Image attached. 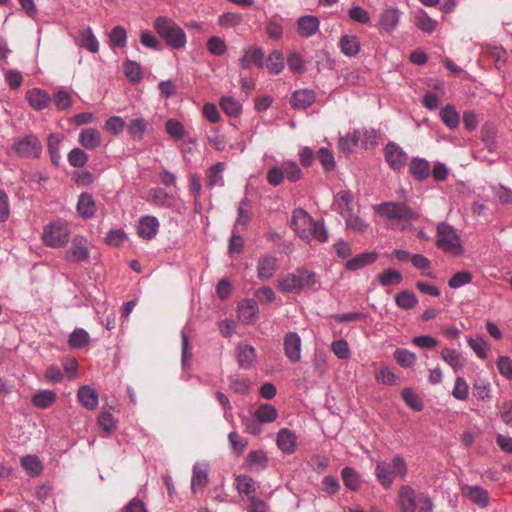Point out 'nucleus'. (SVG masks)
Masks as SVG:
<instances>
[{
  "label": "nucleus",
  "mask_w": 512,
  "mask_h": 512,
  "mask_svg": "<svg viewBox=\"0 0 512 512\" xmlns=\"http://www.w3.org/2000/svg\"><path fill=\"white\" fill-rule=\"evenodd\" d=\"M285 356L292 363H297L301 359L302 341L296 332H288L283 339Z\"/></svg>",
  "instance_id": "obj_15"
},
{
  "label": "nucleus",
  "mask_w": 512,
  "mask_h": 512,
  "mask_svg": "<svg viewBox=\"0 0 512 512\" xmlns=\"http://www.w3.org/2000/svg\"><path fill=\"white\" fill-rule=\"evenodd\" d=\"M250 221L249 203L246 199L242 200L238 206V215L234 224L235 230H243Z\"/></svg>",
  "instance_id": "obj_48"
},
{
  "label": "nucleus",
  "mask_w": 512,
  "mask_h": 512,
  "mask_svg": "<svg viewBox=\"0 0 512 512\" xmlns=\"http://www.w3.org/2000/svg\"><path fill=\"white\" fill-rule=\"evenodd\" d=\"M377 258L378 254L376 252H364L347 261L346 268L356 271L374 263Z\"/></svg>",
  "instance_id": "obj_34"
},
{
  "label": "nucleus",
  "mask_w": 512,
  "mask_h": 512,
  "mask_svg": "<svg viewBox=\"0 0 512 512\" xmlns=\"http://www.w3.org/2000/svg\"><path fill=\"white\" fill-rule=\"evenodd\" d=\"M90 342L89 333L83 328L75 329L68 338V344L73 349H81Z\"/></svg>",
  "instance_id": "obj_44"
},
{
  "label": "nucleus",
  "mask_w": 512,
  "mask_h": 512,
  "mask_svg": "<svg viewBox=\"0 0 512 512\" xmlns=\"http://www.w3.org/2000/svg\"><path fill=\"white\" fill-rule=\"evenodd\" d=\"M303 177V172L299 165L292 160H285L280 166H272L267 170V182L272 186H279L284 179L291 182H297Z\"/></svg>",
  "instance_id": "obj_6"
},
{
  "label": "nucleus",
  "mask_w": 512,
  "mask_h": 512,
  "mask_svg": "<svg viewBox=\"0 0 512 512\" xmlns=\"http://www.w3.org/2000/svg\"><path fill=\"white\" fill-rule=\"evenodd\" d=\"M236 487L240 494H245L248 498L256 491L255 482L248 475H239L236 478Z\"/></svg>",
  "instance_id": "obj_55"
},
{
  "label": "nucleus",
  "mask_w": 512,
  "mask_h": 512,
  "mask_svg": "<svg viewBox=\"0 0 512 512\" xmlns=\"http://www.w3.org/2000/svg\"><path fill=\"white\" fill-rule=\"evenodd\" d=\"M67 159L72 167L82 168L87 164L89 156L84 150L80 148H73L68 153Z\"/></svg>",
  "instance_id": "obj_56"
},
{
  "label": "nucleus",
  "mask_w": 512,
  "mask_h": 512,
  "mask_svg": "<svg viewBox=\"0 0 512 512\" xmlns=\"http://www.w3.org/2000/svg\"><path fill=\"white\" fill-rule=\"evenodd\" d=\"M220 107L230 117L238 116L242 111L240 102L229 96L221 98Z\"/></svg>",
  "instance_id": "obj_52"
},
{
  "label": "nucleus",
  "mask_w": 512,
  "mask_h": 512,
  "mask_svg": "<svg viewBox=\"0 0 512 512\" xmlns=\"http://www.w3.org/2000/svg\"><path fill=\"white\" fill-rule=\"evenodd\" d=\"M315 99L314 91L300 89L292 94L290 102L293 108L305 110L315 102Z\"/></svg>",
  "instance_id": "obj_29"
},
{
  "label": "nucleus",
  "mask_w": 512,
  "mask_h": 512,
  "mask_svg": "<svg viewBox=\"0 0 512 512\" xmlns=\"http://www.w3.org/2000/svg\"><path fill=\"white\" fill-rule=\"evenodd\" d=\"M208 468L209 465L205 462H196L193 465L192 479H191V490L193 493H197L199 490H203L208 484Z\"/></svg>",
  "instance_id": "obj_18"
},
{
  "label": "nucleus",
  "mask_w": 512,
  "mask_h": 512,
  "mask_svg": "<svg viewBox=\"0 0 512 512\" xmlns=\"http://www.w3.org/2000/svg\"><path fill=\"white\" fill-rule=\"evenodd\" d=\"M394 358L402 368H410L416 362V355L413 352L403 348H397L395 350Z\"/></svg>",
  "instance_id": "obj_54"
},
{
  "label": "nucleus",
  "mask_w": 512,
  "mask_h": 512,
  "mask_svg": "<svg viewBox=\"0 0 512 512\" xmlns=\"http://www.w3.org/2000/svg\"><path fill=\"white\" fill-rule=\"evenodd\" d=\"M377 480L388 489L392 486L396 477L405 479L408 474V467L405 459L395 455L390 461H378L375 468Z\"/></svg>",
  "instance_id": "obj_3"
},
{
  "label": "nucleus",
  "mask_w": 512,
  "mask_h": 512,
  "mask_svg": "<svg viewBox=\"0 0 512 512\" xmlns=\"http://www.w3.org/2000/svg\"><path fill=\"white\" fill-rule=\"evenodd\" d=\"M384 157L391 169L401 171L407 162V153L395 142H388L384 147Z\"/></svg>",
  "instance_id": "obj_12"
},
{
  "label": "nucleus",
  "mask_w": 512,
  "mask_h": 512,
  "mask_svg": "<svg viewBox=\"0 0 512 512\" xmlns=\"http://www.w3.org/2000/svg\"><path fill=\"white\" fill-rule=\"evenodd\" d=\"M276 444L284 454H292L296 450L297 437L288 428H281L277 433Z\"/></svg>",
  "instance_id": "obj_19"
},
{
  "label": "nucleus",
  "mask_w": 512,
  "mask_h": 512,
  "mask_svg": "<svg viewBox=\"0 0 512 512\" xmlns=\"http://www.w3.org/2000/svg\"><path fill=\"white\" fill-rule=\"evenodd\" d=\"M235 356L241 369H250L257 361L256 349L249 343L239 342L235 347Z\"/></svg>",
  "instance_id": "obj_14"
},
{
  "label": "nucleus",
  "mask_w": 512,
  "mask_h": 512,
  "mask_svg": "<svg viewBox=\"0 0 512 512\" xmlns=\"http://www.w3.org/2000/svg\"><path fill=\"white\" fill-rule=\"evenodd\" d=\"M402 280V274L394 269H387L378 275V281L384 287L398 285Z\"/></svg>",
  "instance_id": "obj_53"
},
{
  "label": "nucleus",
  "mask_w": 512,
  "mask_h": 512,
  "mask_svg": "<svg viewBox=\"0 0 512 512\" xmlns=\"http://www.w3.org/2000/svg\"><path fill=\"white\" fill-rule=\"evenodd\" d=\"M77 398L80 404L87 410H94L99 403L98 393L89 385L79 388Z\"/></svg>",
  "instance_id": "obj_28"
},
{
  "label": "nucleus",
  "mask_w": 512,
  "mask_h": 512,
  "mask_svg": "<svg viewBox=\"0 0 512 512\" xmlns=\"http://www.w3.org/2000/svg\"><path fill=\"white\" fill-rule=\"evenodd\" d=\"M400 21V11L397 8L389 7L385 9L379 20V27L386 33H392Z\"/></svg>",
  "instance_id": "obj_22"
},
{
  "label": "nucleus",
  "mask_w": 512,
  "mask_h": 512,
  "mask_svg": "<svg viewBox=\"0 0 512 512\" xmlns=\"http://www.w3.org/2000/svg\"><path fill=\"white\" fill-rule=\"evenodd\" d=\"M253 415L262 423H272L278 417L276 408L268 403H263L253 412Z\"/></svg>",
  "instance_id": "obj_36"
},
{
  "label": "nucleus",
  "mask_w": 512,
  "mask_h": 512,
  "mask_svg": "<svg viewBox=\"0 0 512 512\" xmlns=\"http://www.w3.org/2000/svg\"><path fill=\"white\" fill-rule=\"evenodd\" d=\"M317 282L315 272L304 267L282 275L278 279L279 289L284 293L300 294L304 289L313 287Z\"/></svg>",
  "instance_id": "obj_2"
},
{
  "label": "nucleus",
  "mask_w": 512,
  "mask_h": 512,
  "mask_svg": "<svg viewBox=\"0 0 512 512\" xmlns=\"http://www.w3.org/2000/svg\"><path fill=\"white\" fill-rule=\"evenodd\" d=\"M314 219L301 208L295 209L292 214L291 225L297 235L304 241L310 242V229Z\"/></svg>",
  "instance_id": "obj_10"
},
{
  "label": "nucleus",
  "mask_w": 512,
  "mask_h": 512,
  "mask_svg": "<svg viewBox=\"0 0 512 512\" xmlns=\"http://www.w3.org/2000/svg\"><path fill=\"white\" fill-rule=\"evenodd\" d=\"M123 71L131 83L137 84L143 79L142 67L136 61H125L123 63Z\"/></svg>",
  "instance_id": "obj_43"
},
{
  "label": "nucleus",
  "mask_w": 512,
  "mask_h": 512,
  "mask_svg": "<svg viewBox=\"0 0 512 512\" xmlns=\"http://www.w3.org/2000/svg\"><path fill=\"white\" fill-rule=\"evenodd\" d=\"M441 358L448 364L455 373L461 371L465 366V358L461 353L452 348H444L441 351Z\"/></svg>",
  "instance_id": "obj_31"
},
{
  "label": "nucleus",
  "mask_w": 512,
  "mask_h": 512,
  "mask_svg": "<svg viewBox=\"0 0 512 512\" xmlns=\"http://www.w3.org/2000/svg\"><path fill=\"white\" fill-rule=\"evenodd\" d=\"M208 143L217 151H224L227 146L226 137L214 127L207 134Z\"/></svg>",
  "instance_id": "obj_57"
},
{
  "label": "nucleus",
  "mask_w": 512,
  "mask_h": 512,
  "mask_svg": "<svg viewBox=\"0 0 512 512\" xmlns=\"http://www.w3.org/2000/svg\"><path fill=\"white\" fill-rule=\"evenodd\" d=\"M359 146L356 129L339 138L338 148L341 153L349 154Z\"/></svg>",
  "instance_id": "obj_42"
},
{
  "label": "nucleus",
  "mask_w": 512,
  "mask_h": 512,
  "mask_svg": "<svg viewBox=\"0 0 512 512\" xmlns=\"http://www.w3.org/2000/svg\"><path fill=\"white\" fill-rule=\"evenodd\" d=\"M258 304L253 299L245 300L238 306V318L244 324H253L258 316Z\"/></svg>",
  "instance_id": "obj_24"
},
{
  "label": "nucleus",
  "mask_w": 512,
  "mask_h": 512,
  "mask_svg": "<svg viewBox=\"0 0 512 512\" xmlns=\"http://www.w3.org/2000/svg\"><path fill=\"white\" fill-rule=\"evenodd\" d=\"M207 49L214 56H222L227 50V45L222 38L212 36L207 41Z\"/></svg>",
  "instance_id": "obj_63"
},
{
  "label": "nucleus",
  "mask_w": 512,
  "mask_h": 512,
  "mask_svg": "<svg viewBox=\"0 0 512 512\" xmlns=\"http://www.w3.org/2000/svg\"><path fill=\"white\" fill-rule=\"evenodd\" d=\"M224 169H225L224 163L218 162L208 170L207 177H208V186L209 187L224 185V178H223Z\"/></svg>",
  "instance_id": "obj_49"
},
{
  "label": "nucleus",
  "mask_w": 512,
  "mask_h": 512,
  "mask_svg": "<svg viewBox=\"0 0 512 512\" xmlns=\"http://www.w3.org/2000/svg\"><path fill=\"white\" fill-rule=\"evenodd\" d=\"M56 398L57 395L53 390H41L34 394L31 402L39 409H46L56 401Z\"/></svg>",
  "instance_id": "obj_37"
},
{
  "label": "nucleus",
  "mask_w": 512,
  "mask_h": 512,
  "mask_svg": "<svg viewBox=\"0 0 512 512\" xmlns=\"http://www.w3.org/2000/svg\"><path fill=\"white\" fill-rule=\"evenodd\" d=\"M320 26V20L313 15H305L297 20V33L304 38L315 35Z\"/></svg>",
  "instance_id": "obj_20"
},
{
  "label": "nucleus",
  "mask_w": 512,
  "mask_h": 512,
  "mask_svg": "<svg viewBox=\"0 0 512 512\" xmlns=\"http://www.w3.org/2000/svg\"><path fill=\"white\" fill-rule=\"evenodd\" d=\"M375 211L391 222L392 227L406 229L407 222L417 220L419 215L404 202L388 201L374 207Z\"/></svg>",
  "instance_id": "obj_1"
},
{
  "label": "nucleus",
  "mask_w": 512,
  "mask_h": 512,
  "mask_svg": "<svg viewBox=\"0 0 512 512\" xmlns=\"http://www.w3.org/2000/svg\"><path fill=\"white\" fill-rule=\"evenodd\" d=\"M472 282V274L469 271H460L452 275L448 281L449 287L458 289Z\"/></svg>",
  "instance_id": "obj_62"
},
{
  "label": "nucleus",
  "mask_w": 512,
  "mask_h": 512,
  "mask_svg": "<svg viewBox=\"0 0 512 512\" xmlns=\"http://www.w3.org/2000/svg\"><path fill=\"white\" fill-rule=\"evenodd\" d=\"M154 29L168 46L174 49L185 47L186 34L172 19L163 16L158 17L154 22Z\"/></svg>",
  "instance_id": "obj_5"
},
{
  "label": "nucleus",
  "mask_w": 512,
  "mask_h": 512,
  "mask_svg": "<svg viewBox=\"0 0 512 512\" xmlns=\"http://www.w3.org/2000/svg\"><path fill=\"white\" fill-rule=\"evenodd\" d=\"M96 203L89 193L80 194L77 202V212L84 219L92 218L96 213Z\"/></svg>",
  "instance_id": "obj_30"
},
{
  "label": "nucleus",
  "mask_w": 512,
  "mask_h": 512,
  "mask_svg": "<svg viewBox=\"0 0 512 512\" xmlns=\"http://www.w3.org/2000/svg\"><path fill=\"white\" fill-rule=\"evenodd\" d=\"M415 25L425 33L431 34L438 26V22L427 15L424 10L415 14Z\"/></svg>",
  "instance_id": "obj_40"
},
{
  "label": "nucleus",
  "mask_w": 512,
  "mask_h": 512,
  "mask_svg": "<svg viewBox=\"0 0 512 512\" xmlns=\"http://www.w3.org/2000/svg\"><path fill=\"white\" fill-rule=\"evenodd\" d=\"M398 506L400 512H432L433 503L426 493L416 494L410 485H403L398 493Z\"/></svg>",
  "instance_id": "obj_4"
},
{
  "label": "nucleus",
  "mask_w": 512,
  "mask_h": 512,
  "mask_svg": "<svg viewBox=\"0 0 512 512\" xmlns=\"http://www.w3.org/2000/svg\"><path fill=\"white\" fill-rule=\"evenodd\" d=\"M375 379L378 383L390 386L397 381L395 373L388 366H381L375 373Z\"/></svg>",
  "instance_id": "obj_61"
},
{
  "label": "nucleus",
  "mask_w": 512,
  "mask_h": 512,
  "mask_svg": "<svg viewBox=\"0 0 512 512\" xmlns=\"http://www.w3.org/2000/svg\"><path fill=\"white\" fill-rule=\"evenodd\" d=\"M352 195L350 191L342 190L334 196L333 206L341 214L352 211Z\"/></svg>",
  "instance_id": "obj_38"
},
{
  "label": "nucleus",
  "mask_w": 512,
  "mask_h": 512,
  "mask_svg": "<svg viewBox=\"0 0 512 512\" xmlns=\"http://www.w3.org/2000/svg\"><path fill=\"white\" fill-rule=\"evenodd\" d=\"M263 58L264 52L261 48L248 47L244 50L243 56L239 59V64L242 69H248L251 65L262 68L264 66Z\"/></svg>",
  "instance_id": "obj_21"
},
{
  "label": "nucleus",
  "mask_w": 512,
  "mask_h": 512,
  "mask_svg": "<svg viewBox=\"0 0 512 512\" xmlns=\"http://www.w3.org/2000/svg\"><path fill=\"white\" fill-rule=\"evenodd\" d=\"M461 493L464 497L469 499V501L480 508H486L489 506V493L486 489L479 485L463 484L461 486Z\"/></svg>",
  "instance_id": "obj_13"
},
{
  "label": "nucleus",
  "mask_w": 512,
  "mask_h": 512,
  "mask_svg": "<svg viewBox=\"0 0 512 512\" xmlns=\"http://www.w3.org/2000/svg\"><path fill=\"white\" fill-rule=\"evenodd\" d=\"M90 257L88 240L77 235L73 238L70 248L65 252V259L71 263L87 261Z\"/></svg>",
  "instance_id": "obj_11"
},
{
  "label": "nucleus",
  "mask_w": 512,
  "mask_h": 512,
  "mask_svg": "<svg viewBox=\"0 0 512 512\" xmlns=\"http://www.w3.org/2000/svg\"><path fill=\"white\" fill-rule=\"evenodd\" d=\"M26 99L35 110L45 109L51 101L50 95L40 88H33L26 92Z\"/></svg>",
  "instance_id": "obj_27"
},
{
  "label": "nucleus",
  "mask_w": 512,
  "mask_h": 512,
  "mask_svg": "<svg viewBox=\"0 0 512 512\" xmlns=\"http://www.w3.org/2000/svg\"><path fill=\"white\" fill-rule=\"evenodd\" d=\"M61 142V137L58 134H50L48 137V152L50 155L51 162L58 166L61 161V153L59 149V144Z\"/></svg>",
  "instance_id": "obj_51"
},
{
  "label": "nucleus",
  "mask_w": 512,
  "mask_h": 512,
  "mask_svg": "<svg viewBox=\"0 0 512 512\" xmlns=\"http://www.w3.org/2000/svg\"><path fill=\"white\" fill-rule=\"evenodd\" d=\"M42 150L43 146L38 136L27 134L17 138L8 152L21 159H37L41 156Z\"/></svg>",
  "instance_id": "obj_7"
},
{
  "label": "nucleus",
  "mask_w": 512,
  "mask_h": 512,
  "mask_svg": "<svg viewBox=\"0 0 512 512\" xmlns=\"http://www.w3.org/2000/svg\"><path fill=\"white\" fill-rule=\"evenodd\" d=\"M78 141L85 149L94 150L101 145L102 137L98 130L89 127L80 131Z\"/></svg>",
  "instance_id": "obj_26"
},
{
  "label": "nucleus",
  "mask_w": 512,
  "mask_h": 512,
  "mask_svg": "<svg viewBox=\"0 0 512 512\" xmlns=\"http://www.w3.org/2000/svg\"><path fill=\"white\" fill-rule=\"evenodd\" d=\"M441 120L443 123L449 128V129H455L459 125V114L456 111L455 107L451 104L446 105L441 113H440Z\"/></svg>",
  "instance_id": "obj_46"
},
{
  "label": "nucleus",
  "mask_w": 512,
  "mask_h": 512,
  "mask_svg": "<svg viewBox=\"0 0 512 512\" xmlns=\"http://www.w3.org/2000/svg\"><path fill=\"white\" fill-rule=\"evenodd\" d=\"M359 145L365 149H373L378 145V133L374 129L361 128L356 129Z\"/></svg>",
  "instance_id": "obj_35"
},
{
  "label": "nucleus",
  "mask_w": 512,
  "mask_h": 512,
  "mask_svg": "<svg viewBox=\"0 0 512 512\" xmlns=\"http://www.w3.org/2000/svg\"><path fill=\"white\" fill-rule=\"evenodd\" d=\"M127 45V31L123 26H115L109 33V46L111 49H122Z\"/></svg>",
  "instance_id": "obj_39"
},
{
  "label": "nucleus",
  "mask_w": 512,
  "mask_h": 512,
  "mask_svg": "<svg viewBox=\"0 0 512 512\" xmlns=\"http://www.w3.org/2000/svg\"><path fill=\"white\" fill-rule=\"evenodd\" d=\"M436 246L454 255H461L464 251L459 235L453 226L442 222L437 225Z\"/></svg>",
  "instance_id": "obj_8"
},
{
  "label": "nucleus",
  "mask_w": 512,
  "mask_h": 512,
  "mask_svg": "<svg viewBox=\"0 0 512 512\" xmlns=\"http://www.w3.org/2000/svg\"><path fill=\"white\" fill-rule=\"evenodd\" d=\"M70 239V229L66 222L57 220L43 229L42 241L50 248H63Z\"/></svg>",
  "instance_id": "obj_9"
},
{
  "label": "nucleus",
  "mask_w": 512,
  "mask_h": 512,
  "mask_svg": "<svg viewBox=\"0 0 512 512\" xmlns=\"http://www.w3.org/2000/svg\"><path fill=\"white\" fill-rule=\"evenodd\" d=\"M409 172L414 179L423 181L431 174L430 163L421 157H414L409 164Z\"/></svg>",
  "instance_id": "obj_25"
},
{
  "label": "nucleus",
  "mask_w": 512,
  "mask_h": 512,
  "mask_svg": "<svg viewBox=\"0 0 512 512\" xmlns=\"http://www.w3.org/2000/svg\"><path fill=\"white\" fill-rule=\"evenodd\" d=\"M338 45L341 52L348 57H354L360 51V41L355 35H343Z\"/></svg>",
  "instance_id": "obj_33"
},
{
  "label": "nucleus",
  "mask_w": 512,
  "mask_h": 512,
  "mask_svg": "<svg viewBox=\"0 0 512 512\" xmlns=\"http://www.w3.org/2000/svg\"><path fill=\"white\" fill-rule=\"evenodd\" d=\"M312 239H315L320 243H324L328 240V231L323 220H314L310 229V241Z\"/></svg>",
  "instance_id": "obj_59"
},
{
  "label": "nucleus",
  "mask_w": 512,
  "mask_h": 512,
  "mask_svg": "<svg viewBox=\"0 0 512 512\" xmlns=\"http://www.w3.org/2000/svg\"><path fill=\"white\" fill-rule=\"evenodd\" d=\"M76 44L79 48L86 49L91 53H97L100 48L99 41L90 26H83L79 29Z\"/></svg>",
  "instance_id": "obj_17"
},
{
  "label": "nucleus",
  "mask_w": 512,
  "mask_h": 512,
  "mask_svg": "<svg viewBox=\"0 0 512 512\" xmlns=\"http://www.w3.org/2000/svg\"><path fill=\"white\" fill-rule=\"evenodd\" d=\"M395 303L401 309L410 310L417 305L418 299L413 292L404 290L396 294Z\"/></svg>",
  "instance_id": "obj_47"
},
{
  "label": "nucleus",
  "mask_w": 512,
  "mask_h": 512,
  "mask_svg": "<svg viewBox=\"0 0 512 512\" xmlns=\"http://www.w3.org/2000/svg\"><path fill=\"white\" fill-rule=\"evenodd\" d=\"M159 220L152 215L140 217L136 225V231L139 237L144 240H152L159 231Z\"/></svg>",
  "instance_id": "obj_16"
},
{
  "label": "nucleus",
  "mask_w": 512,
  "mask_h": 512,
  "mask_svg": "<svg viewBox=\"0 0 512 512\" xmlns=\"http://www.w3.org/2000/svg\"><path fill=\"white\" fill-rule=\"evenodd\" d=\"M266 67L270 73L278 75L284 69V57L282 52L278 50L272 51L266 63Z\"/></svg>",
  "instance_id": "obj_50"
},
{
  "label": "nucleus",
  "mask_w": 512,
  "mask_h": 512,
  "mask_svg": "<svg viewBox=\"0 0 512 512\" xmlns=\"http://www.w3.org/2000/svg\"><path fill=\"white\" fill-rule=\"evenodd\" d=\"M243 18L241 14L227 12L223 13L218 20L219 26L223 28H234L241 24Z\"/></svg>",
  "instance_id": "obj_64"
},
{
  "label": "nucleus",
  "mask_w": 512,
  "mask_h": 512,
  "mask_svg": "<svg viewBox=\"0 0 512 512\" xmlns=\"http://www.w3.org/2000/svg\"><path fill=\"white\" fill-rule=\"evenodd\" d=\"M331 351L335 354V356L341 360H345L350 358L351 350L349 344L344 339H338L331 343Z\"/></svg>",
  "instance_id": "obj_60"
},
{
  "label": "nucleus",
  "mask_w": 512,
  "mask_h": 512,
  "mask_svg": "<svg viewBox=\"0 0 512 512\" xmlns=\"http://www.w3.org/2000/svg\"><path fill=\"white\" fill-rule=\"evenodd\" d=\"M247 465L251 471H261L266 468L268 459L261 450L251 451L247 455Z\"/></svg>",
  "instance_id": "obj_41"
},
{
  "label": "nucleus",
  "mask_w": 512,
  "mask_h": 512,
  "mask_svg": "<svg viewBox=\"0 0 512 512\" xmlns=\"http://www.w3.org/2000/svg\"><path fill=\"white\" fill-rule=\"evenodd\" d=\"M146 201L156 207L167 208L171 206L172 196L162 188H152L147 193Z\"/></svg>",
  "instance_id": "obj_32"
},
{
  "label": "nucleus",
  "mask_w": 512,
  "mask_h": 512,
  "mask_svg": "<svg viewBox=\"0 0 512 512\" xmlns=\"http://www.w3.org/2000/svg\"><path fill=\"white\" fill-rule=\"evenodd\" d=\"M148 122L144 118H135L127 126L129 135L134 140H141L147 130Z\"/></svg>",
  "instance_id": "obj_45"
},
{
  "label": "nucleus",
  "mask_w": 512,
  "mask_h": 512,
  "mask_svg": "<svg viewBox=\"0 0 512 512\" xmlns=\"http://www.w3.org/2000/svg\"><path fill=\"white\" fill-rule=\"evenodd\" d=\"M341 475H342L343 482L348 489L353 490V491L358 489L359 483H360V477H359V474L353 468L345 467L342 470Z\"/></svg>",
  "instance_id": "obj_58"
},
{
  "label": "nucleus",
  "mask_w": 512,
  "mask_h": 512,
  "mask_svg": "<svg viewBox=\"0 0 512 512\" xmlns=\"http://www.w3.org/2000/svg\"><path fill=\"white\" fill-rule=\"evenodd\" d=\"M277 269V258L271 254L262 256L257 265V276L261 281L270 279Z\"/></svg>",
  "instance_id": "obj_23"
}]
</instances>
